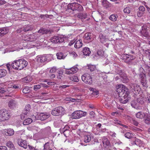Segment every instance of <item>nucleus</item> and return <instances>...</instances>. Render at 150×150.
<instances>
[{"label": "nucleus", "instance_id": "nucleus-26", "mask_svg": "<svg viewBox=\"0 0 150 150\" xmlns=\"http://www.w3.org/2000/svg\"><path fill=\"white\" fill-rule=\"evenodd\" d=\"M121 78V80L123 83H127L129 80L126 76V74H125L124 75H122V76L120 77Z\"/></svg>", "mask_w": 150, "mask_h": 150}, {"label": "nucleus", "instance_id": "nucleus-7", "mask_svg": "<svg viewBox=\"0 0 150 150\" xmlns=\"http://www.w3.org/2000/svg\"><path fill=\"white\" fill-rule=\"evenodd\" d=\"M64 110V109L62 106H59L55 108L51 112V114L53 115L59 116L61 115Z\"/></svg>", "mask_w": 150, "mask_h": 150}, {"label": "nucleus", "instance_id": "nucleus-54", "mask_svg": "<svg viewBox=\"0 0 150 150\" xmlns=\"http://www.w3.org/2000/svg\"><path fill=\"white\" fill-rule=\"evenodd\" d=\"M90 115H91L90 118H95V113L91 111L90 112Z\"/></svg>", "mask_w": 150, "mask_h": 150}, {"label": "nucleus", "instance_id": "nucleus-62", "mask_svg": "<svg viewBox=\"0 0 150 150\" xmlns=\"http://www.w3.org/2000/svg\"><path fill=\"white\" fill-rule=\"evenodd\" d=\"M146 69V72H150V67L148 65H146L145 67Z\"/></svg>", "mask_w": 150, "mask_h": 150}, {"label": "nucleus", "instance_id": "nucleus-59", "mask_svg": "<svg viewBox=\"0 0 150 150\" xmlns=\"http://www.w3.org/2000/svg\"><path fill=\"white\" fill-rule=\"evenodd\" d=\"M26 115L25 113V112H23L21 115V118L22 120H23L25 118V117Z\"/></svg>", "mask_w": 150, "mask_h": 150}, {"label": "nucleus", "instance_id": "nucleus-15", "mask_svg": "<svg viewBox=\"0 0 150 150\" xmlns=\"http://www.w3.org/2000/svg\"><path fill=\"white\" fill-rule=\"evenodd\" d=\"M102 142L103 146L105 147H106L107 146H109L110 145V141L108 139L105 137H103Z\"/></svg>", "mask_w": 150, "mask_h": 150}, {"label": "nucleus", "instance_id": "nucleus-32", "mask_svg": "<svg viewBox=\"0 0 150 150\" xmlns=\"http://www.w3.org/2000/svg\"><path fill=\"white\" fill-rule=\"evenodd\" d=\"M104 55V52L101 50H98L96 54H95V56L97 57V56L99 57H102Z\"/></svg>", "mask_w": 150, "mask_h": 150}, {"label": "nucleus", "instance_id": "nucleus-37", "mask_svg": "<svg viewBox=\"0 0 150 150\" xmlns=\"http://www.w3.org/2000/svg\"><path fill=\"white\" fill-rule=\"evenodd\" d=\"M44 84L43 83H41L40 84H38L35 85L34 86V90L37 91L38 90L40 89L42 86H43Z\"/></svg>", "mask_w": 150, "mask_h": 150}, {"label": "nucleus", "instance_id": "nucleus-58", "mask_svg": "<svg viewBox=\"0 0 150 150\" xmlns=\"http://www.w3.org/2000/svg\"><path fill=\"white\" fill-rule=\"evenodd\" d=\"M132 123L135 125L136 126H138L139 123L137 122L135 120H132Z\"/></svg>", "mask_w": 150, "mask_h": 150}, {"label": "nucleus", "instance_id": "nucleus-38", "mask_svg": "<svg viewBox=\"0 0 150 150\" xmlns=\"http://www.w3.org/2000/svg\"><path fill=\"white\" fill-rule=\"evenodd\" d=\"M6 146L10 148L11 149H13L14 148V146L12 142L10 141H8L7 143Z\"/></svg>", "mask_w": 150, "mask_h": 150}, {"label": "nucleus", "instance_id": "nucleus-14", "mask_svg": "<svg viewBox=\"0 0 150 150\" xmlns=\"http://www.w3.org/2000/svg\"><path fill=\"white\" fill-rule=\"evenodd\" d=\"M8 30L7 28L4 27L0 29V37H2L8 32Z\"/></svg>", "mask_w": 150, "mask_h": 150}, {"label": "nucleus", "instance_id": "nucleus-10", "mask_svg": "<svg viewBox=\"0 0 150 150\" xmlns=\"http://www.w3.org/2000/svg\"><path fill=\"white\" fill-rule=\"evenodd\" d=\"M139 77L140 79L141 84L145 87H147L148 86L146 84V75L143 72H140L139 74Z\"/></svg>", "mask_w": 150, "mask_h": 150}, {"label": "nucleus", "instance_id": "nucleus-30", "mask_svg": "<svg viewBox=\"0 0 150 150\" xmlns=\"http://www.w3.org/2000/svg\"><path fill=\"white\" fill-rule=\"evenodd\" d=\"M6 132H7V134H6L7 135L12 136L14 134V131L12 129H9L7 130H6Z\"/></svg>", "mask_w": 150, "mask_h": 150}, {"label": "nucleus", "instance_id": "nucleus-9", "mask_svg": "<svg viewBox=\"0 0 150 150\" xmlns=\"http://www.w3.org/2000/svg\"><path fill=\"white\" fill-rule=\"evenodd\" d=\"M50 40L51 42L54 43H61L64 41V39L63 37H59L56 36H54Z\"/></svg>", "mask_w": 150, "mask_h": 150}, {"label": "nucleus", "instance_id": "nucleus-45", "mask_svg": "<svg viewBox=\"0 0 150 150\" xmlns=\"http://www.w3.org/2000/svg\"><path fill=\"white\" fill-rule=\"evenodd\" d=\"M30 91L28 87H25L23 90L22 92L24 93H27L30 92Z\"/></svg>", "mask_w": 150, "mask_h": 150}, {"label": "nucleus", "instance_id": "nucleus-41", "mask_svg": "<svg viewBox=\"0 0 150 150\" xmlns=\"http://www.w3.org/2000/svg\"><path fill=\"white\" fill-rule=\"evenodd\" d=\"M44 150H52L50 148L48 142L46 143L44 145Z\"/></svg>", "mask_w": 150, "mask_h": 150}, {"label": "nucleus", "instance_id": "nucleus-63", "mask_svg": "<svg viewBox=\"0 0 150 150\" xmlns=\"http://www.w3.org/2000/svg\"><path fill=\"white\" fill-rule=\"evenodd\" d=\"M131 105L132 107H133L134 108H136V105L135 104V103L134 101H132L131 102Z\"/></svg>", "mask_w": 150, "mask_h": 150}, {"label": "nucleus", "instance_id": "nucleus-29", "mask_svg": "<svg viewBox=\"0 0 150 150\" xmlns=\"http://www.w3.org/2000/svg\"><path fill=\"white\" fill-rule=\"evenodd\" d=\"M32 119L30 118H28L24 120L23 122V124L24 125H27L31 123L32 122Z\"/></svg>", "mask_w": 150, "mask_h": 150}, {"label": "nucleus", "instance_id": "nucleus-21", "mask_svg": "<svg viewBox=\"0 0 150 150\" xmlns=\"http://www.w3.org/2000/svg\"><path fill=\"white\" fill-rule=\"evenodd\" d=\"M87 14L85 12L81 13H78L77 14V17L79 18L83 19L86 18L87 16Z\"/></svg>", "mask_w": 150, "mask_h": 150}, {"label": "nucleus", "instance_id": "nucleus-50", "mask_svg": "<svg viewBox=\"0 0 150 150\" xmlns=\"http://www.w3.org/2000/svg\"><path fill=\"white\" fill-rule=\"evenodd\" d=\"M71 80L74 81L78 82L79 80L78 77L77 76H73L71 78Z\"/></svg>", "mask_w": 150, "mask_h": 150}, {"label": "nucleus", "instance_id": "nucleus-56", "mask_svg": "<svg viewBox=\"0 0 150 150\" xmlns=\"http://www.w3.org/2000/svg\"><path fill=\"white\" fill-rule=\"evenodd\" d=\"M146 100L147 102H150V94L149 93L147 94Z\"/></svg>", "mask_w": 150, "mask_h": 150}, {"label": "nucleus", "instance_id": "nucleus-44", "mask_svg": "<svg viewBox=\"0 0 150 150\" xmlns=\"http://www.w3.org/2000/svg\"><path fill=\"white\" fill-rule=\"evenodd\" d=\"M144 122L148 125L150 124V119L147 116H146L144 120Z\"/></svg>", "mask_w": 150, "mask_h": 150}, {"label": "nucleus", "instance_id": "nucleus-64", "mask_svg": "<svg viewBox=\"0 0 150 150\" xmlns=\"http://www.w3.org/2000/svg\"><path fill=\"white\" fill-rule=\"evenodd\" d=\"M6 66L8 70L10 71V68H11V66L9 64H8L6 65Z\"/></svg>", "mask_w": 150, "mask_h": 150}, {"label": "nucleus", "instance_id": "nucleus-12", "mask_svg": "<svg viewBox=\"0 0 150 150\" xmlns=\"http://www.w3.org/2000/svg\"><path fill=\"white\" fill-rule=\"evenodd\" d=\"M39 119L41 120H44L50 116V114L47 113H41L38 115Z\"/></svg>", "mask_w": 150, "mask_h": 150}, {"label": "nucleus", "instance_id": "nucleus-43", "mask_svg": "<svg viewBox=\"0 0 150 150\" xmlns=\"http://www.w3.org/2000/svg\"><path fill=\"white\" fill-rule=\"evenodd\" d=\"M88 69H90L91 71H94L96 69V67L95 65H88Z\"/></svg>", "mask_w": 150, "mask_h": 150}, {"label": "nucleus", "instance_id": "nucleus-19", "mask_svg": "<svg viewBox=\"0 0 150 150\" xmlns=\"http://www.w3.org/2000/svg\"><path fill=\"white\" fill-rule=\"evenodd\" d=\"M93 35L91 33H86L84 35V37L89 41H91L92 40V36Z\"/></svg>", "mask_w": 150, "mask_h": 150}, {"label": "nucleus", "instance_id": "nucleus-20", "mask_svg": "<svg viewBox=\"0 0 150 150\" xmlns=\"http://www.w3.org/2000/svg\"><path fill=\"white\" fill-rule=\"evenodd\" d=\"M82 40L80 39L76 42L74 45V47L76 48H79L82 46Z\"/></svg>", "mask_w": 150, "mask_h": 150}, {"label": "nucleus", "instance_id": "nucleus-24", "mask_svg": "<svg viewBox=\"0 0 150 150\" xmlns=\"http://www.w3.org/2000/svg\"><path fill=\"white\" fill-rule=\"evenodd\" d=\"M99 40L100 42L101 43H104L105 42L106 40V38L105 36L103 35L102 34H100L99 35Z\"/></svg>", "mask_w": 150, "mask_h": 150}, {"label": "nucleus", "instance_id": "nucleus-8", "mask_svg": "<svg viewBox=\"0 0 150 150\" xmlns=\"http://www.w3.org/2000/svg\"><path fill=\"white\" fill-rule=\"evenodd\" d=\"M130 88L133 93L135 95L138 94L141 91V89L139 86L136 84L131 83Z\"/></svg>", "mask_w": 150, "mask_h": 150}, {"label": "nucleus", "instance_id": "nucleus-60", "mask_svg": "<svg viewBox=\"0 0 150 150\" xmlns=\"http://www.w3.org/2000/svg\"><path fill=\"white\" fill-rule=\"evenodd\" d=\"M143 13L142 12L138 11L137 12V16L139 17H141L143 15Z\"/></svg>", "mask_w": 150, "mask_h": 150}, {"label": "nucleus", "instance_id": "nucleus-61", "mask_svg": "<svg viewBox=\"0 0 150 150\" xmlns=\"http://www.w3.org/2000/svg\"><path fill=\"white\" fill-rule=\"evenodd\" d=\"M0 150H7V149L5 146H0Z\"/></svg>", "mask_w": 150, "mask_h": 150}, {"label": "nucleus", "instance_id": "nucleus-46", "mask_svg": "<svg viewBox=\"0 0 150 150\" xmlns=\"http://www.w3.org/2000/svg\"><path fill=\"white\" fill-rule=\"evenodd\" d=\"M130 8L129 7H127L124 8V12L125 13H129L130 12Z\"/></svg>", "mask_w": 150, "mask_h": 150}, {"label": "nucleus", "instance_id": "nucleus-53", "mask_svg": "<svg viewBox=\"0 0 150 150\" xmlns=\"http://www.w3.org/2000/svg\"><path fill=\"white\" fill-rule=\"evenodd\" d=\"M145 53L147 55L149 59L150 60V49H147L146 50Z\"/></svg>", "mask_w": 150, "mask_h": 150}, {"label": "nucleus", "instance_id": "nucleus-13", "mask_svg": "<svg viewBox=\"0 0 150 150\" xmlns=\"http://www.w3.org/2000/svg\"><path fill=\"white\" fill-rule=\"evenodd\" d=\"M17 142L18 145L24 149H26L27 147L26 141L21 139H17Z\"/></svg>", "mask_w": 150, "mask_h": 150}, {"label": "nucleus", "instance_id": "nucleus-31", "mask_svg": "<svg viewBox=\"0 0 150 150\" xmlns=\"http://www.w3.org/2000/svg\"><path fill=\"white\" fill-rule=\"evenodd\" d=\"M96 19L95 20L97 22L100 21L102 19V16L101 13L98 12L97 15L95 17Z\"/></svg>", "mask_w": 150, "mask_h": 150}, {"label": "nucleus", "instance_id": "nucleus-52", "mask_svg": "<svg viewBox=\"0 0 150 150\" xmlns=\"http://www.w3.org/2000/svg\"><path fill=\"white\" fill-rule=\"evenodd\" d=\"M57 69L56 67H54L52 68L50 70V73H53L55 72Z\"/></svg>", "mask_w": 150, "mask_h": 150}, {"label": "nucleus", "instance_id": "nucleus-36", "mask_svg": "<svg viewBox=\"0 0 150 150\" xmlns=\"http://www.w3.org/2000/svg\"><path fill=\"white\" fill-rule=\"evenodd\" d=\"M49 32V30L45 29H40L38 31V33H41L42 34H47Z\"/></svg>", "mask_w": 150, "mask_h": 150}, {"label": "nucleus", "instance_id": "nucleus-28", "mask_svg": "<svg viewBox=\"0 0 150 150\" xmlns=\"http://www.w3.org/2000/svg\"><path fill=\"white\" fill-rule=\"evenodd\" d=\"M102 4L103 6L106 8L110 7V3L107 0H102Z\"/></svg>", "mask_w": 150, "mask_h": 150}, {"label": "nucleus", "instance_id": "nucleus-3", "mask_svg": "<svg viewBox=\"0 0 150 150\" xmlns=\"http://www.w3.org/2000/svg\"><path fill=\"white\" fill-rule=\"evenodd\" d=\"M68 8L73 11H77L81 12L83 10V7L80 4L76 2L69 4L67 6Z\"/></svg>", "mask_w": 150, "mask_h": 150}, {"label": "nucleus", "instance_id": "nucleus-6", "mask_svg": "<svg viewBox=\"0 0 150 150\" xmlns=\"http://www.w3.org/2000/svg\"><path fill=\"white\" fill-rule=\"evenodd\" d=\"M82 80L86 84H91L92 83L91 76L88 74H84L81 76Z\"/></svg>", "mask_w": 150, "mask_h": 150}, {"label": "nucleus", "instance_id": "nucleus-33", "mask_svg": "<svg viewBox=\"0 0 150 150\" xmlns=\"http://www.w3.org/2000/svg\"><path fill=\"white\" fill-rule=\"evenodd\" d=\"M63 70L61 69H59L57 72L58 75L57 76V78L61 79V77H62L63 75Z\"/></svg>", "mask_w": 150, "mask_h": 150}, {"label": "nucleus", "instance_id": "nucleus-42", "mask_svg": "<svg viewBox=\"0 0 150 150\" xmlns=\"http://www.w3.org/2000/svg\"><path fill=\"white\" fill-rule=\"evenodd\" d=\"M78 70V68L76 67H74L70 68V70L71 71L72 74L76 73L77 72Z\"/></svg>", "mask_w": 150, "mask_h": 150}, {"label": "nucleus", "instance_id": "nucleus-35", "mask_svg": "<svg viewBox=\"0 0 150 150\" xmlns=\"http://www.w3.org/2000/svg\"><path fill=\"white\" fill-rule=\"evenodd\" d=\"M91 139V137L89 135H85L84 136V141L85 142H89L90 141Z\"/></svg>", "mask_w": 150, "mask_h": 150}, {"label": "nucleus", "instance_id": "nucleus-48", "mask_svg": "<svg viewBox=\"0 0 150 150\" xmlns=\"http://www.w3.org/2000/svg\"><path fill=\"white\" fill-rule=\"evenodd\" d=\"M137 101L138 103L141 104H143L144 103V99L143 98H139L137 100Z\"/></svg>", "mask_w": 150, "mask_h": 150}, {"label": "nucleus", "instance_id": "nucleus-17", "mask_svg": "<svg viewBox=\"0 0 150 150\" xmlns=\"http://www.w3.org/2000/svg\"><path fill=\"white\" fill-rule=\"evenodd\" d=\"M37 60L38 63H44L47 61L46 58L45 56L37 57Z\"/></svg>", "mask_w": 150, "mask_h": 150}, {"label": "nucleus", "instance_id": "nucleus-4", "mask_svg": "<svg viewBox=\"0 0 150 150\" xmlns=\"http://www.w3.org/2000/svg\"><path fill=\"white\" fill-rule=\"evenodd\" d=\"M10 113L6 109L0 110V121H4L8 119L10 117Z\"/></svg>", "mask_w": 150, "mask_h": 150}, {"label": "nucleus", "instance_id": "nucleus-22", "mask_svg": "<svg viewBox=\"0 0 150 150\" xmlns=\"http://www.w3.org/2000/svg\"><path fill=\"white\" fill-rule=\"evenodd\" d=\"M91 52L89 49L88 47H85L83 50V54L86 56H89Z\"/></svg>", "mask_w": 150, "mask_h": 150}, {"label": "nucleus", "instance_id": "nucleus-11", "mask_svg": "<svg viewBox=\"0 0 150 150\" xmlns=\"http://www.w3.org/2000/svg\"><path fill=\"white\" fill-rule=\"evenodd\" d=\"M142 28V30L141 31L142 35L145 38L148 37L149 36L148 32L149 27L146 25H143Z\"/></svg>", "mask_w": 150, "mask_h": 150}, {"label": "nucleus", "instance_id": "nucleus-47", "mask_svg": "<svg viewBox=\"0 0 150 150\" xmlns=\"http://www.w3.org/2000/svg\"><path fill=\"white\" fill-rule=\"evenodd\" d=\"M135 145L138 146H140V144L142 143L141 141L138 139H135Z\"/></svg>", "mask_w": 150, "mask_h": 150}, {"label": "nucleus", "instance_id": "nucleus-40", "mask_svg": "<svg viewBox=\"0 0 150 150\" xmlns=\"http://www.w3.org/2000/svg\"><path fill=\"white\" fill-rule=\"evenodd\" d=\"M44 132L47 134H48L50 133L51 131L50 127L48 126L44 129Z\"/></svg>", "mask_w": 150, "mask_h": 150}, {"label": "nucleus", "instance_id": "nucleus-49", "mask_svg": "<svg viewBox=\"0 0 150 150\" xmlns=\"http://www.w3.org/2000/svg\"><path fill=\"white\" fill-rule=\"evenodd\" d=\"M117 73L120 75V77L122 76V75H124L125 74L124 73V71L122 70H118L117 71Z\"/></svg>", "mask_w": 150, "mask_h": 150}, {"label": "nucleus", "instance_id": "nucleus-5", "mask_svg": "<svg viewBox=\"0 0 150 150\" xmlns=\"http://www.w3.org/2000/svg\"><path fill=\"white\" fill-rule=\"evenodd\" d=\"M87 114L86 112L81 110H77L71 114V118L73 119H78L83 116H85Z\"/></svg>", "mask_w": 150, "mask_h": 150}, {"label": "nucleus", "instance_id": "nucleus-39", "mask_svg": "<svg viewBox=\"0 0 150 150\" xmlns=\"http://www.w3.org/2000/svg\"><path fill=\"white\" fill-rule=\"evenodd\" d=\"M133 136V134L130 132H127L125 134V137L128 139H130Z\"/></svg>", "mask_w": 150, "mask_h": 150}, {"label": "nucleus", "instance_id": "nucleus-55", "mask_svg": "<svg viewBox=\"0 0 150 150\" xmlns=\"http://www.w3.org/2000/svg\"><path fill=\"white\" fill-rule=\"evenodd\" d=\"M69 132V131L67 129H65L63 133L65 136L67 137V135H68V133Z\"/></svg>", "mask_w": 150, "mask_h": 150}, {"label": "nucleus", "instance_id": "nucleus-1", "mask_svg": "<svg viewBox=\"0 0 150 150\" xmlns=\"http://www.w3.org/2000/svg\"><path fill=\"white\" fill-rule=\"evenodd\" d=\"M116 91L118 92V96L122 98L120 99V102L122 103L125 104L130 99L129 94V92L127 88L125 87L123 85L122 86V88L120 87L116 88Z\"/></svg>", "mask_w": 150, "mask_h": 150}, {"label": "nucleus", "instance_id": "nucleus-16", "mask_svg": "<svg viewBox=\"0 0 150 150\" xmlns=\"http://www.w3.org/2000/svg\"><path fill=\"white\" fill-rule=\"evenodd\" d=\"M16 102L13 100H10L8 103V106L10 109H14L16 107Z\"/></svg>", "mask_w": 150, "mask_h": 150}, {"label": "nucleus", "instance_id": "nucleus-51", "mask_svg": "<svg viewBox=\"0 0 150 150\" xmlns=\"http://www.w3.org/2000/svg\"><path fill=\"white\" fill-rule=\"evenodd\" d=\"M51 16V15H48L47 14L46 15H41L40 17L42 18H43V19H45L46 18H49V16Z\"/></svg>", "mask_w": 150, "mask_h": 150}, {"label": "nucleus", "instance_id": "nucleus-34", "mask_svg": "<svg viewBox=\"0 0 150 150\" xmlns=\"http://www.w3.org/2000/svg\"><path fill=\"white\" fill-rule=\"evenodd\" d=\"M7 74V71L5 69L0 70V78L4 76Z\"/></svg>", "mask_w": 150, "mask_h": 150}, {"label": "nucleus", "instance_id": "nucleus-18", "mask_svg": "<svg viewBox=\"0 0 150 150\" xmlns=\"http://www.w3.org/2000/svg\"><path fill=\"white\" fill-rule=\"evenodd\" d=\"M136 116L137 118L142 119L146 116L145 114L142 112H139L136 114Z\"/></svg>", "mask_w": 150, "mask_h": 150}, {"label": "nucleus", "instance_id": "nucleus-25", "mask_svg": "<svg viewBox=\"0 0 150 150\" xmlns=\"http://www.w3.org/2000/svg\"><path fill=\"white\" fill-rule=\"evenodd\" d=\"M118 18L117 15L113 14L110 16L109 17V19L111 21L115 22L116 21Z\"/></svg>", "mask_w": 150, "mask_h": 150}, {"label": "nucleus", "instance_id": "nucleus-2", "mask_svg": "<svg viewBox=\"0 0 150 150\" xmlns=\"http://www.w3.org/2000/svg\"><path fill=\"white\" fill-rule=\"evenodd\" d=\"M28 62L24 59L14 61L11 64V66L14 69L21 70L28 65Z\"/></svg>", "mask_w": 150, "mask_h": 150}, {"label": "nucleus", "instance_id": "nucleus-57", "mask_svg": "<svg viewBox=\"0 0 150 150\" xmlns=\"http://www.w3.org/2000/svg\"><path fill=\"white\" fill-rule=\"evenodd\" d=\"M139 11H141L142 12H143L145 11V8L144 6H139Z\"/></svg>", "mask_w": 150, "mask_h": 150}, {"label": "nucleus", "instance_id": "nucleus-23", "mask_svg": "<svg viewBox=\"0 0 150 150\" xmlns=\"http://www.w3.org/2000/svg\"><path fill=\"white\" fill-rule=\"evenodd\" d=\"M57 58L59 59H64L66 57V55L61 52L57 53Z\"/></svg>", "mask_w": 150, "mask_h": 150}, {"label": "nucleus", "instance_id": "nucleus-27", "mask_svg": "<svg viewBox=\"0 0 150 150\" xmlns=\"http://www.w3.org/2000/svg\"><path fill=\"white\" fill-rule=\"evenodd\" d=\"M31 108L30 105L29 104L27 105L25 107L24 111L23 112H25L26 115L29 112Z\"/></svg>", "mask_w": 150, "mask_h": 150}]
</instances>
